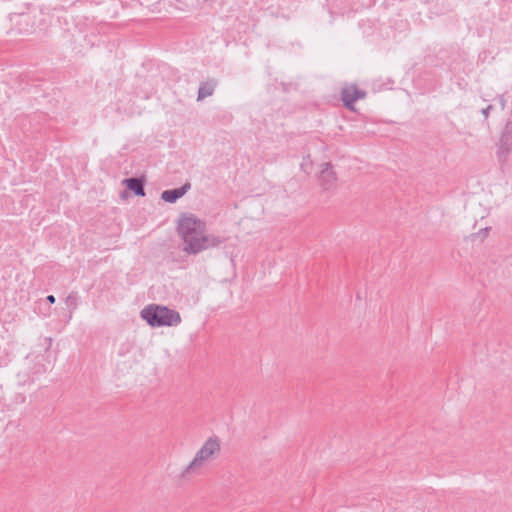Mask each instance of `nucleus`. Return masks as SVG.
I'll return each mask as SVG.
<instances>
[{"mask_svg":"<svg viewBox=\"0 0 512 512\" xmlns=\"http://www.w3.org/2000/svg\"><path fill=\"white\" fill-rule=\"evenodd\" d=\"M177 232L187 248L206 232V223L192 213H183L178 220Z\"/></svg>","mask_w":512,"mask_h":512,"instance_id":"2","label":"nucleus"},{"mask_svg":"<svg viewBox=\"0 0 512 512\" xmlns=\"http://www.w3.org/2000/svg\"><path fill=\"white\" fill-rule=\"evenodd\" d=\"M46 300H47V302H49L50 304H54V303H55V301H56V298H55V296H54V295H48V296L46 297Z\"/></svg>","mask_w":512,"mask_h":512,"instance_id":"16","label":"nucleus"},{"mask_svg":"<svg viewBox=\"0 0 512 512\" xmlns=\"http://www.w3.org/2000/svg\"><path fill=\"white\" fill-rule=\"evenodd\" d=\"M366 97V91L361 90L357 85L350 87H344L341 90V100L343 106L348 110H354L355 102L364 99Z\"/></svg>","mask_w":512,"mask_h":512,"instance_id":"6","label":"nucleus"},{"mask_svg":"<svg viewBox=\"0 0 512 512\" xmlns=\"http://www.w3.org/2000/svg\"><path fill=\"white\" fill-rule=\"evenodd\" d=\"M65 303L70 309V314L77 309L78 296L76 292H71L65 299ZM71 318V315L69 316Z\"/></svg>","mask_w":512,"mask_h":512,"instance_id":"11","label":"nucleus"},{"mask_svg":"<svg viewBox=\"0 0 512 512\" xmlns=\"http://www.w3.org/2000/svg\"><path fill=\"white\" fill-rule=\"evenodd\" d=\"M140 317L153 328L172 327L181 323L178 311L160 304H149L140 311Z\"/></svg>","mask_w":512,"mask_h":512,"instance_id":"1","label":"nucleus"},{"mask_svg":"<svg viewBox=\"0 0 512 512\" xmlns=\"http://www.w3.org/2000/svg\"><path fill=\"white\" fill-rule=\"evenodd\" d=\"M128 191H129V190H127V189L125 188V190H123V191H121V192H120V198H121L122 200H126V199L129 197V193H128Z\"/></svg>","mask_w":512,"mask_h":512,"instance_id":"15","label":"nucleus"},{"mask_svg":"<svg viewBox=\"0 0 512 512\" xmlns=\"http://www.w3.org/2000/svg\"><path fill=\"white\" fill-rule=\"evenodd\" d=\"M224 241L225 238L214 235H205V233H203L201 237H198V240H194L190 246L183 248V251L188 254H197L208 248L218 247Z\"/></svg>","mask_w":512,"mask_h":512,"instance_id":"4","label":"nucleus"},{"mask_svg":"<svg viewBox=\"0 0 512 512\" xmlns=\"http://www.w3.org/2000/svg\"><path fill=\"white\" fill-rule=\"evenodd\" d=\"M498 99H499V103L501 105V109L504 110L506 107V99H505L504 95H500L498 97Z\"/></svg>","mask_w":512,"mask_h":512,"instance_id":"14","label":"nucleus"},{"mask_svg":"<svg viewBox=\"0 0 512 512\" xmlns=\"http://www.w3.org/2000/svg\"><path fill=\"white\" fill-rule=\"evenodd\" d=\"M145 184L146 178L145 176L139 177H129L124 178L122 180V185L125 186L127 190L132 192L135 196L144 197L145 193Z\"/></svg>","mask_w":512,"mask_h":512,"instance_id":"7","label":"nucleus"},{"mask_svg":"<svg viewBox=\"0 0 512 512\" xmlns=\"http://www.w3.org/2000/svg\"><path fill=\"white\" fill-rule=\"evenodd\" d=\"M221 450L220 440L217 436L209 437L198 450L190 464L182 471L181 477L196 472L205 462L214 459Z\"/></svg>","mask_w":512,"mask_h":512,"instance_id":"3","label":"nucleus"},{"mask_svg":"<svg viewBox=\"0 0 512 512\" xmlns=\"http://www.w3.org/2000/svg\"><path fill=\"white\" fill-rule=\"evenodd\" d=\"M492 109H493V106L488 105L487 107H485L481 110V113L484 116L485 120L489 117V113Z\"/></svg>","mask_w":512,"mask_h":512,"instance_id":"13","label":"nucleus"},{"mask_svg":"<svg viewBox=\"0 0 512 512\" xmlns=\"http://www.w3.org/2000/svg\"><path fill=\"white\" fill-rule=\"evenodd\" d=\"M490 230H491V227L482 228L479 230L478 233L472 234V237L474 239L480 238V240H484L488 236Z\"/></svg>","mask_w":512,"mask_h":512,"instance_id":"12","label":"nucleus"},{"mask_svg":"<svg viewBox=\"0 0 512 512\" xmlns=\"http://www.w3.org/2000/svg\"><path fill=\"white\" fill-rule=\"evenodd\" d=\"M512 148V121H508L501 133L498 144L497 156L505 161Z\"/></svg>","mask_w":512,"mask_h":512,"instance_id":"5","label":"nucleus"},{"mask_svg":"<svg viewBox=\"0 0 512 512\" xmlns=\"http://www.w3.org/2000/svg\"><path fill=\"white\" fill-rule=\"evenodd\" d=\"M218 82L216 79H209L201 82L197 93V101H202L206 97L212 96Z\"/></svg>","mask_w":512,"mask_h":512,"instance_id":"10","label":"nucleus"},{"mask_svg":"<svg viewBox=\"0 0 512 512\" xmlns=\"http://www.w3.org/2000/svg\"><path fill=\"white\" fill-rule=\"evenodd\" d=\"M190 188V182H186L178 188L164 190L161 193V199L167 203H175L178 199L183 197Z\"/></svg>","mask_w":512,"mask_h":512,"instance_id":"8","label":"nucleus"},{"mask_svg":"<svg viewBox=\"0 0 512 512\" xmlns=\"http://www.w3.org/2000/svg\"><path fill=\"white\" fill-rule=\"evenodd\" d=\"M337 180L335 171L333 170L332 164L326 162L323 164V168L320 172V181L324 189H329Z\"/></svg>","mask_w":512,"mask_h":512,"instance_id":"9","label":"nucleus"}]
</instances>
